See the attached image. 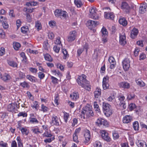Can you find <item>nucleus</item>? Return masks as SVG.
<instances>
[{"mask_svg": "<svg viewBox=\"0 0 147 147\" xmlns=\"http://www.w3.org/2000/svg\"><path fill=\"white\" fill-rule=\"evenodd\" d=\"M94 107L96 113H98L99 114H100V111L99 108V105L96 101H94Z\"/></svg>", "mask_w": 147, "mask_h": 147, "instance_id": "obj_32", "label": "nucleus"}, {"mask_svg": "<svg viewBox=\"0 0 147 147\" xmlns=\"http://www.w3.org/2000/svg\"><path fill=\"white\" fill-rule=\"evenodd\" d=\"M56 22L55 21H51L49 22V24L50 26L53 27L56 25Z\"/></svg>", "mask_w": 147, "mask_h": 147, "instance_id": "obj_62", "label": "nucleus"}, {"mask_svg": "<svg viewBox=\"0 0 147 147\" xmlns=\"http://www.w3.org/2000/svg\"><path fill=\"white\" fill-rule=\"evenodd\" d=\"M57 68L63 71L64 70V66L60 63H58L55 64Z\"/></svg>", "mask_w": 147, "mask_h": 147, "instance_id": "obj_51", "label": "nucleus"}, {"mask_svg": "<svg viewBox=\"0 0 147 147\" xmlns=\"http://www.w3.org/2000/svg\"><path fill=\"white\" fill-rule=\"evenodd\" d=\"M5 32L2 29H0V37L4 38L5 37Z\"/></svg>", "mask_w": 147, "mask_h": 147, "instance_id": "obj_64", "label": "nucleus"}, {"mask_svg": "<svg viewBox=\"0 0 147 147\" xmlns=\"http://www.w3.org/2000/svg\"><path fill=\"white\" fill-rule=\"evenodd\" d=\"M77 35V32L75 30L70 31L67 36V41L69 43L74 41L76 38Z\"/></svg>", "mask_w": 147, "mask_h": 147, "instance_id": "obj_4", "label": "nucleus"}, {"mask_svg": "<svg viewBox=\"0 0 147 147\" xmlns=\"http://www.w3.org/2000/svg\"><path fill=\"white\" fill-rule=\"evenodd\" d=\"M26 78L31 81L33 82L34 81V78L30 75H27L26 76Z\"/></svg>", "mask_w": 147, "mask_h": 147, "instance_id": "obj_61", "label": "nucleus"}, {"mask_svg": "<svg viewBox=\"0 0 147 147\" xmlns=\"http://www.w3.org/2000/svg\"><path fill=\"white\" fill-rule=\"evenodd\" d=\"M103 109L104 114L107 117H109L112 115L111 107L108 103L103 102Z\"/></svg>", "mask_w": 147, "mask_h": 147, "instance_id": "obj_3", "label": "nucleus"}, {"mask_svg": "<svg viewBox=\"0 0 147 147\" xmlns=\"http://www.w3.org/2000/svg\"><path fill=\"white\" fill-rule=\"evenodd\" d=\"M119 43L121 45L123 46L126 43V36L125 33L124 32L119 34Z\"/></svg>", "mask_w": 147, "mask_h": 147, "instance_id": "obj_10", "label": "nucleus"}, {"mask_svg": "<svg viewBox=\"0 0 147 147\" xmlns=\"http://www.w3.org/2000/svg\"><path fill=\"white\" fill-rule=\"evenodd\" d=\"M109 61L111 64L110 68L111 69H114L115 65H116V61L114 57L112 56L109 57Z\"/></svg>", "mask_w": 147, "mask_h": 147, "instance_id": "obj_17", "label": "nucleus"}, {"mask_svg": "<svg viewBox=\"0 0 147 147\" xmlns=\"http://www.w3.org/2000/svg\"><path fill=\"white\" fill-rule=\"evenodd\" d=\"M7 62L8 64L11 66L14 67H17V63L14 61L9 60H7Z\"/></svg>", "mask_w": 147, "mask_h": 147, "instance_id": "obj_40", "label": "nucleus"}, {"mask_svg": "<svg viewBox=\"0 0 147 147\" xmlns=\"http://www.w3.org/2000/svg\"><path fill=\"white\" fill-rule=\"evenodd\" d=\"M28 30L27 27L23 26L21 28V31L23 34H26Z\"/></svg>", "mask_w": 147, "mask_h": 147, "instance_id": "obj_49", "label": "nucleus"}, {"mask_svg": "<svg viewBox=\"0 0 147 147\" xmlns=\"http://www.w3.org/2000/svg\"><path fill=\"white\" fill-rule=\"evenodd\" d=\"M119 23L123 26H125L127 24V20L124 18L119 19Z\"/></svg>", "mask_w": 147, "mask_h": 147, "instance_id": "obj_23", "label": "nucleus"}, {"mask_svg": "<svg viewBox=\"0 0 147 147\" xmlns=\"http://www.w3.org/2000/svg\"><path fill=\"white\" fill-rule=\"evenodd\" d=\"M136 82L138 85H140V86L144 87L145 85V83L140 79H138L136 80Z\"/></svg>", "mask_w": 147, "mask_h": 147, "instance_id": "obj_43", "label": "nucleus"}, {"mask_svg": "<svg viewBox=\"0 0 147 147\" xmlns=\"http://www.w3.org/2000/svg\"><path fill=\"white\" fill-rule=\"evenodd\" d=\"M135 111L136 114L139 115H141L143 111L142 108L139 106L136 107Z\"/></svg>", "mask_w": 147, "mask_h": 147, "instance_id": "obj_31", "label": "nucleus"}, {"mask_svg": "<svg viewBox=\"0 0 147 147\" xmlns=\"http://www.w3.org/2000/svg\"><path fill=\"white\" fill-rule=\"evenodd\" d=\"M54 13L56 17L59 18L61 19H66L68 16L67 13L61 9H57L54 11Z\"/></svg>", "mask_w": 147, "mask_h": 147, "instance_id": "obj_2", "label": "nucleus"}, {"mask_svg": "<svg viewBox=\"0 0 147 147\" xmlns=\"http://www.w3.org/2000/svg\"><path fill=\"white\" fill-rule=\"evenodd\" d=\"M82 85H80V86H81L82 87L84 88L86 90H87L89 91L90 90V86L89 85H85L84 84V83L82 84Z\"/></svg>", "mask_w": 147, "mask_h": 147, "instance_id": "obj_58", "label": "nucleus"}, {"mask_svg": "<svg viewBox=\"0 0 147 147\" xmlns=\"http://www.w3.org/2000/svg\"><path fill=\"white\" fill-rule=\"evenodd\" d=\"M94 115L92 110V108L89 105H87L84 107L82 111L80 116L82 118L85 119L90 116H93Z\"/></svg>", "mask_w": 147, "mask_h": 147, "instance_id": "obj_1", "label": "nucleus"}, {"mask_svg": "<svg viewBox=\"0 0 147 147\" xmlns=\"http://www.w3.org/2000/svg\"><path fill=\"white\" fill-rule=\"evenodd\" d=\"M70 98L74 100H76L79 98V94L78 92L72 93L70 95Z\"/></svg>", "mask_w": 147, "mask_h": 147, "instance_id": "obj_22", "label": "nucleus"}, {"mask_svg": "<svg viewBox=\"0 0 147 147\" xmlns=\"http://www.w3.org/2000/svg\"><path fill=\"white\" fill-rule=\"evenodd\" d=\"M31 131L34 134H38L39 133H41L42 132L40 131L39 129L38 128H33L32 129Z\"/></svg>", "mask_w": 147, "mask_h": 147, "instance_id": "obj_53", "label": "nucleus"}, {"mask_svg": "<svg viewBox=\"0 0 147 147\" xmlns=\"http://www.w3.org/2000/svg\"><path fill=\"white\" fill-rule=\"evenodd\" d=\"M136 95L133 93H129L127 95V99L128 100H131L134 99Z\"/></svg>", "mask_w": 147, "mask_h": 147, "instance_id": "obj_26", "label": "nucleus"}, {"mask_svg": "<svg viewBox=\"0 0 147 147\" xmlns=\"http://www.w3.org/2000/svg\"><path fill=\"white\" fill-rule=\"evenodd\" d=\"M138 33V29L134 27L131 31L130 37L132 39H135L137 37Z\"/></svg>", "mask_w": 147, "mask_h": 147, "instance_id": "obj_12", "label": "nucleus"}, {"mask_svg": "<svg viewBox=\"0 0 147 147\" xmlns=\"http://www.w3.org/2000/svg\"><path fill=\"white\" fill-rule=\"evenodd\" d=\"M123 68L125 71L128 70L130 67V61L128 58H125L122 62Z\"/></svg>", "mask_w": 147, "mask_h": 147, "instance_id": "obj_6", "label": "nucleus"}, {"mask_svg": "<svg viewBox=\"0 0 147 147\" xmlns=\"http://www.w3.org/2000/svg\"><path fill=\"white\" fill-rule=\"evenodd\" d=\"M84 136L85 138L84 142L86 144H88L90 139L91 136L90 131L88 130L86 131Z\"/></svg>", "mask_w": 147, "mask_h": 147, "instance_id": "obj_13", "label": "nucleus"}, {"mask_svg": "<svg viewBox=\"0 0 147 147\" xmlns=\"http://www.w3.org/2000/svg\"><path fill=\"white\" fill-rule=\"evenodd\" d=\"M136 107L134 103H130L128 107L129 109L131 111L136 108Z\"/></svg>", "mask_w": 147, "mask_h": 147, "instance_id": "obj_52", "label": "nucleus"}, {"mask_svg": "<svg viewBox=\"0 0 147 147\" xmlns=\"http://www.w3.org/2000/svg\"><path fill=\"white\" fill-rule=\"evenodd\" d=\"M146 56L144 53L140 54L139 56V60H144L146 58Z\"/></svg>", "mask_w": 147, "mask_h": 147, "instance_id": "obj_55", "label": "nucleus"}, {"mask_svg": "<svg viewBox=\"0 0 147 147\" xmlns=\"http://www.w3.org/2000/svg\"><path fill=\"white\" fill-rule=\"evenodd\" d=\"M51 124L52 125H55L56 126L59 125V118L57 116L54 115H53L52 116Z\"/></svg>", "mask_w": 147, "mask_h": 147, "instance_id": "obj_14", "label": "nucleus"}, {"mask_svg": "<svg viewBox=\"0 0 147 147\" xmlns=\"http://www.w3.org/2000/svg\"><path fill=\"white\" fill-rule=\"evenodd\" d=\"M140 51V49L138 47H136L135 49L134 52V55L136 57L138 56L139 55V52Z\"/></svg>", "mask_w": 147, "mask_h": 147, "instance_id": "obj_47", "label": "nucleus"}, {"mask_svg": "<svg viewBox=\"0 0 147 147\" xmlns=\"http://www.w3.org/2000/svg\"><path fill=\"white\" fill-rule=\"evenodd\" d=\"M97 10L94 7H92L89 9V16L90 18L94 20H97L99 19V16L96 13Z\"/></svg>", "mask_w": 147, "mask_h": 147, "instance_id": "obj_5", "label": "nucleus"}, {"mask_svg": "<svg viewBox=\"0 0 147 147\" xmlns=\"http://www.w3.org/2000/svg\"><path fill=\"white\" fill-rule=\"evenodd\" d=\"M95 98L97 99L99 98L101 94V90L100 88H97L94 92Z\"/></svg>", "mask_w": 147, "mask_h": 147, "instance_id": "obj_20", "label": "nucleus"}, {"mask_svg": "<svg viewBox=\"0 0 147 147\" xmlns=\"http://www.w3.org/2000/svg\"><path fill=\"white\" fill-rule=\"evenodd\" d=\"M99 24V22H98L89 20L87 22V25L89 26L95 27L98 25Z\"/></svg>", "mask_w": 147, "mask_h": 147, "instance_id": "obj_18", "label": "nucleus"}, {"mask_svg": "<svg viewBox=\"0 0 147 147\" xmlns=\"http://www.w3.org/2000/svg\"><path fill=\"white\" fill-rule=\"evenodd\" d=\"M136 144L138 147H147L146 143L142 140H138Z\"/></svg>", "mask_w": 147, "mask_h": 147, "instance_id": "obj_24", "label": "nucleus"}, {"mask_svg": "<svg viewBox=\"0 0 147 147\" xmlns=\"http://www.w3.org/2000/svg\"><path fill=\"white\" fill-rule=\"evenodd\" d=\"M93 146L94 147H101L102 146L100 142L98 141L95 142L94 143Z\"/></svg>", "mask_w": 147, "mask_h": 147, "instance_id": "obj_56", "label": "nucleus"}, {"mask_svg": "<svg viewBox=\"0 0 147 147\" xmlns=\"http://www.w3.org/2000/svg\"><path fill=\"white\" fill-rule=\"evenodd\" d=\"M43 56L46 61L49 62H52L53 61V59L51 58V56L48 53L43 54Z\"/></svg>", "mask_w": 147, "mask_h": 147, "instance_id": "obj_30", "label": "nucleus"}, {"mask_svg": "<svg viewBox=\"0 0 147 147\" xmlns=\"http://www.w3.org/2000/svg\"><path fill=\"white\" fill-rule=\"evenodd\" d=\"M13 46L14 49L16 50H18L20 47V43L15 42L13 43Z\"/></svg>", "mask_w": 147, "mask_h": 147, "instance_id": "obj_42", "label": "nucleus"}, {"mask_svg": "<svg viewBox=\"0 0 147 147\" xmlns=\"http://www.w3.org/2000/svg\"><path fill=\"white\" fill-rule=\"evenodd\" d=\"M2 74H0V78H1L4 81H6L7 80L9 79L10 78V76L9 74H3V75H2Z\"/></svg>", "mask_w": 147, "mask_h": 147, "instance_id": "obj_29", "label": "nucleus"}, {"mask_svg": "<svg viewBox=\"0 0 147 147\" xmlns=\"http://www.w3.org/2000/svg\"><path fill=\"white\" fill-rule=\"evenodd\" d=\"M18 117H26L27 116V114L25 112H20L17 115Z\"/></svg>", "mask_w": 147, "mask_h": 147, "instance_id": "obj_54", "label": "nucleus"}, {"mask_svg": "<svg viewBox=\"0 0 147 147\" xmlns=\"http://www.w3.org/2000/svg\"><path fill=\"white\" fill-rule=\"evenodd\" d=\"M104 16L105 18L112 20H114L115 17L113 12H105Z\"/></svg>", "mask_w": 147, "mask_h": 147, "instance_id": "obj_11", "label": "nucleus"}, {"mask_svg": "<svg viewBox=\"0 0 147 147\" xmlns=\"http://www.w3.org/2000/svg\"><path fill=\"white\" fill-rule=\"evenodd\" d=\"M38 102L36 101H34L31 105V107L33 108H35L36 110H38Z\"/></svg>", "mask_w": 147, "mask_h": 147, "instance_id": "obj_44", "label": "nucleus"}, {"mask_svg": "<svg viewBox=\"0 0 147 147\" xmlns=\"http://www.w3.org/2000/svg\"><path fill=\"white\" fill-rule=\"evenodd\" d=\"M136 44L138 45L141 47H143L144 46L143 40H140L137 41Z\"/></svg>", "mask_w": 147, "mask_h": 147, "instance_id": "obj_59", "label": "nucleus"}, {"mask_svg": "<svg viewBox=\"0 0 147 147\" xmlns=\"http://www.w3.org/2000/svg\"><path fill=\"white\" fill-rule=\"evenodd\" d=\"M100 133L102 137L105 140L107 141H110V138L108 136V133L105 130H101Z\"/></svg>", "mask_w": 147, "mask_h": 147, "instance_id": "obj_15", "label": "nucleus"}, {"mask_svg": "<svg viewBox=\"0 0 147 147\" xmlns=\"http://www.w3.org/2000/svg\"><path fill=\"white\" fill-rule=\"evenodd\" d=\"M63 119L67 123L68 119L69 117V114L65 112H63Z\"/></svg>", "mask_w": 147, "mask_h": 147, "instance_id": "obj_45", "label": "nucleus"}, {"mask_svg": "<svg viewBox=\"0 0 147 147\" xmlns=\"http://www.w3.org/2000/svg\"><path fill=\"white\" fill-rule=\"evenodd\" d=\"M133 127L135 131H138L139 130V123L137 121H135L133 123Z\"/></svg>", "mask_w": 147, "mask_h": 147, "instance_id": "obj_34", "label": "nucleus"}, {"mask_svg": "<svg viewBox=\"0 0 147 147\" xmlns=\"http://www.w3.org/2000/svg\"><path fill=\"white\" fill-rule=\"evenodd\" d=\"M26 21L28 22H30L32 21V15L29 13H26Z\"/></svg>", "mask_w": 147, "mask_h": 147, "instance_id": "obj_48", "label": "nucleus"}, {"mask_svg": "<svg viewBox=\"0 0 147 147\" xmlns=\"http://www.w3.org/2000/svg\"><path fill=\"white\" fill-rule=\"evenodd\" d=\"M119 86L123 88L128 89L129 88L130 84L127 82H122L119 84Z\"/></svg>", "mask_w": 147, "mask_h": 147, "instance_id": "obj_21", "label": "nucleus"}, {"mask_svg": "<svg viewBox=\"0 0 147 147\" xmlns=\"http://www.w3.org/2000/svg\"><path fill=\"white\" fill-rule=\"evenodd\" d=\"M42 135L43 137L47 138H51L53 136V135L51 133V131L49 130H45Z\"/></svg>", "mask_w": 147, "mask_h": 147, "instance_id": "obj_27", "label": "nucleus"}, {"mask_svg": "<svg viewBox=\"0 0 147 147\" xmlns=\"http://www.w3.org/2000/svg\"><path fill=\"white\" fill-rule=\"evenodd\" d=\"M96 123L98 126L102 125L104 126H108L109 125L108 123L106 120L101 118H98Z\"/></svg>", "mask_w": 147, "mask_h": 147, "instance_id": "obj_9", "label": "nucleus"}, {"mask_svg": "<svg viewBox=\"0 0 147 147\" xmlns=\"http://www.w3.org/2000/svg\"><path fill=\"white\" fill-rule=\"evenodd\" d=\"M48 110V108L44 105H41V111L43 112H46Z\"/></svg>", "mask_w": 147, "mask_h": 147, "instance_id": "obj_60", "label": "nucleus"}, {"mask_svg": "<svg viewBox=\"0 0 147 147\" xmlns=\"http://www.w3.org/2000/svg\"><path fill=\"white\" fill-rule=\"evenodd\" d=\"M119 100L120 101V103L124 102V101L125 99V97L123 95H120L118 96Z\"/></svg>", "mask_w": 147, "mask_h": 147, "instance_id": "obj_50", "label": "nucleus"}, {"mask_svg": "<svg viewBox=\"0 0 147 147\" xmlns=\"http://www.w3.org/2000/svg\"><path fill=\"white\" fill-rule=\"evenodd\" d=\"M62 46L55 45L53 47V49L54 51L56 53H59L60 49V48Z\"/></svg>", "mask_w": 147, "mask_h": 147, "instance_id": "obj_36", "label": "nucleus"}, {"mask_svg": "<svg viewBox=\"0 0 147 147\" xmlns=\"http://www.w3.org/2000/svg\"><path fill=\"white\" fill-rule=\"evenodd\" d=\"M48 36L49 39H52L54 38L55 35L53 32H49L48 33Z\"/></svg>", "mask_w": 147, "mask_h": 147, "instance_id": "obj_57", "label": "nucleus"}, {"mask_svg": "<svg viewBox=\"0 0 147 147\" xmlns=\"http://www.w3.org/2000/svg\"><path fill=\"white\" fill-rule=\"evenodd\" d=\"M115 97L114 95H112L109 96V97L107 98V100L109 101L112 102H114V103L115 104L118 105V104L116 102H115Z\"/></svg>", "mask_w": 147, "mask_h": 147, "instance_id": "obj_41", "label": "nucleus"}, {"mask_svg": "<svg viewBox=\"0 0 147 147\" xmlns=\"http://www.w3.org/2000/svg\"><path fill=\"white\" fill-rule=\"evenodd\" d=\"M62 52L63 54V59H66L69 56V55L68 53V52L66 49H62Z\"/></svg>", "mask_w": 147, "mask_h": 147, "instance_id": "obj_39", "label": "nucleus"}, {"mask_svg": "<svg viewBox=\"0 0 147 147\" xmlns=\"http://www.w3.org/2000/svg\"><path fill=\"white\" fill-rule=\"evenodd\" d=\"M2 25L3 28L5 29H7L9 28V25L7 21L3 23Z\"/></svg>", "mask_w": 147, "mask_h": 147, "instance_id": "obj_63", "label": "nucleus"}, {"mask_svg": "<svg viewBox=\"0 0 147 147\" xmlns=\"http://www.w3.org/2000/svg\"><path fill=\"white\" fill-rule=\"evenodd\" d=\"M18 104L17 103H12L9 104L7 106L8 110L9 111L13 112L16 108H19L20 106L19 103Z\"/></svg>", "mask_w": 147, "mask_h": 147, "instance_id": "obj_7", "label": "nucleus"}, {"mask_svg": "<svg viewBox=\"0 0 147 147\" xmlns=\"http://www.w3.org/2000/svg\"><path fill=\"white\" fill-rule=\"evenodd\" d=\"M55 43L56 45L62 46L61 41V38L60 37L58 36L56 38Z\"/></svg>", "mask_w": 147, "mask_h": 147, "instance_id": "obj_35", "label": "nucleus"}, {"mask_svg": "<svg viewBox=\"0 0 147 147\" xmlns=\"http://www.w3.org/2000/svg\"><path fill=\"white\" fill-rule=\"evenodd\" d=\"M86 76L84 74H82L80 76H78L77 80V82L79 85H82V84L86 82Z\"/></svg>", "mask_w": 147, "mask_h": 147, "instance_id": "obj_8", "label": "nucleus"}, {"mask_svg": "<svg viewBox=\"0 0 147 147\" xmlns=\"http://www.w3.org/2000/svg\"><path fill=\"white\" fill-rule=\"evenodd\" d=\"M21 57L22 58V61L25 63H26L27 61V58L26 56L25 53L22 52L20 54Z\"/></svg>", "mask_w": 147, "mask_h": 147, "instance_id": "obj_37", "label": "nucleus"}, {"mask_svg": "<svg viewBox=\"0 0 147 147\" xmlns=\"http://www.w3.org/2000/svg\"><path fill=\"white\" fill-rule=\"evenodd\" d=\"M43 47L45 50L48 51L50 49V45H49L48 40H46L43 43Z\"/></svg>", "mask_w": 147, "mask_h": 147, "instance_id": "obj_25", "label": "nucleus"}, {"mask_svg": "<svg viewBox=\"0 0 147 147\" xmlns=\"http://www.w3.org/2000/svg\"><path fill=\"white\" fill-rule=\"evenodd\" d=\"M35 26L38 30L41 29V24L39 21H38L36 22Z\"/></svg>", "mask_w": 147, "mask_h": 147, "instance_id": "obj_46", "label": "nucleus"}, {"mask_svg": "<svg viewBox=\"0 0 147 147\" xmlns=\"http://www.w3.org/2000/svg\"><path fill=\"white\" fill-rule=\"evenodd\" d=\"M147 6L146 3L141 4L139 9L140 12L142 13H144L146 11Z\"/></svg>", "mask_w": 147, "mask_h": 147, "instance_id": "obj_19", "label": "nucleus"}, {"mask_svg": "<svg viewBox=\"0 0 147 147\" xmlns=\"http://www.w3.org/2000/svg\"><path fill=\"white\" fill-rule=\"evenodd\" d=\"M101 32L102 34V37L107 36L108 32L107 29L104 26H103L101 30Z\"/></svg>", "mask_w": 147, "mask_h": 147, "instance_id": "obj_28", "label": "nucleus"}, {"mask_svg": "<svg viewBox=\"0 0 147 147\" xmlns=\"http://www.w3.org/2000/svg\"><path fill=\"white\" fill-rule=\"evenodd\" d=\"M74 2L78 8L81 7L82 5V1L80 0H74Z\"/></svg>", "mask_w": 147, "mask_h": 147, "instance_id": "obj_38", "label": "nucleus"}, {"mask_svg": "<svg viewBox=\"0 0 147 147\" xmlns=\"http://www.w3.org/2000/svg\"><path fill=\"white\" fill-rule=\"evenodd\" d=\"M132 120V117L130 115H126L123 118V122L124 123H130Z\"/></svg>", "mask_w": 147, "mask_h": 147, "instance_id": "obj_16", "label": "nucleus"}, {"mask_svg": "<svg viewBox=\"0 0 147 147\" xmlns=\"http://www.w3.org/2000/svg\"><path fill=\"white\" fill-rule=\"evenodd\" d=\"M20 130L21 131V132L23 135H28L29 131L26 127L20 128Z\"/></svg>", "mask_w": 147, "mask_h": 147, "instance_id": "obj_33", "label": "nucleus"}]
</instances>
